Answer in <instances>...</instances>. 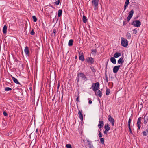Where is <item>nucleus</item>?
I'll return each mask as SVG.
<instances>
[{
    "mask_svg": "<svg viewBox=\"0 0 148 148\" xmlns=\"http://www.w3.org/2000/svg\"><path fill=\"white\" fill-rule=\"evenodd\" d=\"M92 53L93 54H96L97 50L96 49H92L91 50Z\"/></svg>",
    "mask_w": 148,
    "mask_h": 148,
    "instance_id": "f704fd0d",
    "label": "nucleus"
},
{
    "mask_svg": "<svg viewBox=\"0 0 148 148\" xmlns=\"http://www.w3.org/2000/svg\"><path fill=\"white\" fill-rule=\"evenodd\" d=\"M79 59L82 61H84L85 60V58H84L83 53L82 52L81 53V52H80L79 53Z\"/></svg>",
    "mask_w": 148,
    "mask_h": 148,
    "instance_id": "9d476101",
    "label": "nucleus"
},
{
    "mask_svg": "<svg viewBox=\"0 0 148 148\" xmlns=\"http://www.w3.org/2000/svg\"><path fill=\"white\" fill-rule=\"evenodd\" d=\"M73 39H71L69 40L68 42V45L69 46H72L73 45Z\"/></svg>",
    "mask_w": 148,
    "mask_h": 148,
    "instance_id": "393cba45",
    "label": "nucleus"
},
{
    "mask_svg": "<svg viewBox=\"0 0 148 148\" xmlns=\"http://www.w3.org/2000/svg\"><path fill=\"white\" fill-rule=\"evenodd\" d=\"M78 114L79 115V117L81 121L83 120V116L82 114V111L79 110L78 113Z\"/></svg>",
    "mask_w": 148,
    "mask_h": 148,
    "instance_id": "2eb2a0df",
    "label": "nucleus"
},
{
    "mask_svg": "<svg viewBox=\"0 0 148 148\" xmlns=\"http://www.w3.org/2000/svg\"><path fill=\"white\" fill-rule=\"evenodd\" d=\"M38 132V129H36V132L37 133Z\"/></svg>",
    "mask_w": 148,
    "mask_h": 148,
    "instance_id": "864d4df0",
    "label": "nucleus"
},
{
    "mask_svg": "<svg viewBox=\"0 0 148 148\" xmlns=\"http://www.w3.org/2000/svg\"><path fill=\"white\" fill-rule=\"evenodd\" d=\"M126 36L127 39H130L131 38V35L129 32H127L126 34Z\"/></svg>",
    "mask_w": 148,
    "mask_h": 148,
    "instance_id": "bb28decb",
    "label": "nucleus"
},
{
    "mask_svg": "<svg viewBox=\"0 0 148 148\" xmlns=\"http://www.w3.org/2000/svg\"><path fill=\"white\" fill-rule=\"evenodd\" d=\"M121 55V53L120 52H116L114 55V57L115 58H117L119 57Z\"/></svg>",
    "mask_w": 148,
    "mask_h": 148,
    "instance_id": "aec40b11",
    "label": "nucleus"
},
{
    "mask_svg": "<svg viewBox=\"0 0 148 148\" xmlns=\"http://www.w3.org/2000/svg\"><path fill=\"white\" fill-rule=\"evenodd\" d=\"M104 129L106 131H109L110 130V127L108 124H105L104 126Z\"/></svg>",
    "mask_w": 148,
    "mask_h": 148,
    "instance_id": "b1692460",
    "label": "nucleus"
},
{
    "mask_svg": "<svg viewBox=\"0 0 148 148\" xmlns=\"http://www.w3.org/2000/svg\"><path fill=\"white\" fill-rule=\"evenodd\" d=\"M62 99H63V95H62Z\"/></svg>",
    "mask_w": 148,
    "mask_h": 148,
    "instance_id": "6e6d98bb",
    "label": "nucleus"
},
{
    "mask_svg": "<svg viewBox=\"0 0 148 148\" xmlns=\"http://www.w3.org/2000/svg\"><path fill=\"white\" fill-rule=\"evenodd\" d=\"M11 76L12 80L15 83L21 85L20 83L18 82V80L16 78L12 76V75H11Z\"/></svg>",
    "mask_w": 148,
    "mask_h": 148,
    "instance_id": "6ab92c4d",
    "label": "nucleus"
},
{
    "mask_svg": "<svg viewBox=\"0 0 148 148\" xmlns=\"http://www.w3.org/2000/svg\"><path fill=\"white\" fill-rule=\"evenodd\" d=\"M131 120L130 119H129L128 121V127H130V124L131 123Z\"/></svg>",
    "mask_w": 148,
    "mask_h": 148,
    "instance_id": "e433bc0d",
    "label": "nucleus"
},
{
    "mask_svg": "<svg viewBox=\"0 0 148 148\" xmlns=\"http://www.w3.org/2000/svg\"><path fill=\"white\" fill-rule=\"evenodd\" d=\"M33 21L34 22H36L37 21V19L35 16H33L32 17Z\"/></svg>",
    "mask_w": 148,
    "mask_h": 148,
    "instance_id": "2f4dec72",
    "label": "nucleus"
},
{
    "mask_svg": "<svg viewBox=\"0 0 148 148\" xmlns=\"http://www.w3.org/2000/svg\"><path fill=\"white\" fill-rule=\"evenodd\" d=\"M90 68L93 72L95 73L96 72L95 69L93 67L91 66Z\"/></svg>",
    "mask_w": 148,
    "mask_h": 148,
    "instance_id": "473e14b6",
    "label": "nucleus"
},
{
    "mask_svg": "<svg viewBox=\"0 0 148 148\" xmlns=\"http://www.w3.org/2000/svg\"><path fill=\"white\" fill-rule=\"evenodd\" d=\"M91 88L93 91H96L99 88V83L98 82L93 83Z\"/></svg>",
    "mask_w": 148,
    "mask_h": 148,
    "instance_id": "f03ea898",
    "label": "nucleus"
},
{
    "mask_svg": "<svg viewBox=\"0 0 148 148\" xmlns=\"http://www.w3.org/2000/svg\"><path fill=\"white\" fill-rule=\"evenodd\" d=\"M86 140L88 143L89 147V148H94V146L92 144V142L89 141V139L86 138Z\"/></svg>",
    "mask_w": 148,
    "mask_h": 148,
    "instance_id": "4468645a",
    "label": "nucleus"
},
{
    "mask_svg": "<svg viewBox=\"0 0 148 148\" xmlns=\"http://www.w3.org/2000/svg\"><path fill=\"white\" fill-rule=\"evenodd\" d=\"M133 31H134V34H137V30L136 29H134L133 30Z\"/></svg>",
    "mask_w": 148,
    "mask_h": 148,
    "instance_id": "a18cd8bd",
    "label": "nucleus"
},
{
    "mask_svg": "<svg viewBox=\"0 0 148 148\" xmlns=\"http://www.w3.org/2000/svg\"><path fill=\"white\" fill-rule=\"evenodd\" d=\"M99 133L98 135H99V137H100V138L102 137L103 135H102V134L101 133V132L100 131H99Z\"/></svg>",
    "mask_w": 148,
    "mask_h": 148,
    "instance_id": "58836bf2",
    "label": "nucleus"
},
{
    "mask_svg": "<svg viewBox=\"0 0 148 148\" xmlns=\"http://www.w3.org/2000/svg\"><path fill=\"white\" fill-rule=\"evenodd\" d=\"M52 36H53V33L52 34Z\"/></svg>",
    "mask_w": 148,
    "mask_h": 148,
    "instance_id": "680f3d73",
    "label": "nucleus"
},
{
    "mask_svg": "<svg viewBox=\"0 0 148 148\" xmlns=\"http://www.w3.org/2000/svg\"><path fill=\"white\" fill-rule=\"evenodd\" d=\"M127 24L126 23L125 21H123V25H125Z\"/></svg>",
    "mask_w": 148,
    "mask_h": 148,
    "instance_id": "603ef678",
    "label": "nucleus"
},
{
    "mask_svg": "<svg viewBox=\"0 0 148 148\" xmlns=\"http://www.w3.org/2000/svg\"><path fill=\"white\" fill-rule=\"evenodd\" d=\"M129 1L130 0H126L125 3H129Z\"/></svg>",
    "mask_w": 148,
    "mask_h": 148,
    "instance_id": "8fccbe9b",
    "label": "nucleus"
},
{
    "mask_svg": "<svg viewBox=\"0 0 148 148\" xmlns=\"http://www.w3.org/2000/svg\"><path fill=\"white\" fill-rule=\"evenodd\" d=\"M142 119V118L141 117H139L138 119L137 125L138 130H140V127L141 126V124L142 123L141 121Z\"/></svg>",
    "mask_w": 148,
    "mask_h": 148,
    "instance_id": "6e6552de",
    "label": "nucleus"
},
{
    "mask_svg": "<svg viewBox=\"0 0 148 148\" xmlns=\"http://www.w3.org/2000/svg\"><path fill=\"white\" fill-rule=\"evenodd\" d=\"M120 67V65L116 66L114 67L113 69V72L114 73H117L119 68Z\"/></svg>",
    "mask_w": 148,
    "mask_h": 148,
    "instance_id": "f8f14e48",
    "label": "nucleus"
},
{
    "mask_svg": "<svg viewBox=\"0 0 148 148\" xmlns=\"http://www.w3.org/2000/svg\"><path fill=\"white\" fill-rule=\"evenodd\" d=\"M121 45L122 46L126 47L128 45V41L126 39L123 37L121 38Z\"/></svg>",
    "mask_w": 148,
    "mask_h": 148,
    "instance_id": "20e7f679",
    "label": "nucleus"
},
{
    "mask_svg": "<svg viewBox=\"0 0 148 148\" xmlns=\"http://www.w3.org/2000/svg\"><path fill=\"white\" fill-rule=\"evenodd\" d=\"M99 0H92V4L94 7V10H96L98 8V4Z\"/></svg>",
    "mask_w": 148,
    "mask_h": 148,
    "instance_id": "7ed1b4c3",
    "label": "nucleus"
},
{
    "mask_svg": "<svg viewBox=\"0 0 148 148\" xmlns=\"http://www.w3.org/2000/svg\"><path fill=\"white\" fill-rule=\"evenodd\" d=\"M56 29L55 28L53 29V33L54 34H56Z\"/></svg>",
    "mask_w": 148,
    "mask_h": 148,
    "instance_id": "c03bdc74",
    "label": "nucleus"
},
{
    "mask_svg": "<svg viewBox=\"0 0 148 148\" xmlns=\"http://www.w3.org/2000/svg\"><path fill=\"white\" fill-rule=\"evenodd\" d=\"M108 131H106V130H105V131L104 132V134H106V135Z\"/></svg>",
    "mask_w": 148,
    "mask_h": 148,
    "instance_id": "de8ad7c7",
    "label": "nucleus"
},
{
    "mask_svg": "<svg viewBox=\"0 0 148 148\" xmlns=\"http://www.w3.org/2000/svg\"><path fill=\"white\" fill-rule=\"evenodd\" d=\"M3 114L5 116H8V114L5 111H4L3 112Z\"/></svg>",
    "mask_w": 148,
    "mask_h": 148,
    "instance_id": "a19ab883",
    "label": "nucleus"
},
{
    "mask_svg": "<svg viewBox=\"0 0 148 148\" xmlns=\"http://www.w3.org/2000/svg\"><path fill=\"white\" fill-rule=\"evenodd\" d=\"M85 62L89 64H93L94 63V59L91 57H87L86 58Z\"/></svg>",
    "mask_w": 148,
    "mask_h": 148,
    "instance_id": "39448f33",
    "label": "nucleus"
},
{
    "mask_svg": "<svg viewBox=\"0 0 148 148\" xmlns=\"http://www.w3.org/2000/svg\"><path fill=\"white\" fill-rule=\"evenodd\" d=\"M66 147L67 148H72L71 145L70 144H67Z\"/></svg>",
    "mask_w": 148,
    "mask_h": 148,
    "instance_id": "c9c22d12",
    "label": "nucleus"
},
{
    "mask_svg": "<svg viewBox=\"0 0 148 148\" xmlns=\"http://www.w3.org/2000/svg\"><path fill=\"white\" fill-rule=\"evenodd\" d=\"M95 93L96 95H97L99 97H101L102 96V92L100 90H98L97 92L95 91Z\"/></svg>",
    "mask_w": 148,
    "mask_h": 148,
    "instance_id": "dca6fc26",
    "label": "nucleus"
},
{
    "mask_svg": "<svg viewBox=\"0 0 148 148\" xmlns=\"http://www.w3.org/2000/svg\"><path fill=\"white\" fill-rule=\"evenodd\" d=\"M53 36H55V34H54V35H53Z\"/></svg>",
    "mask_w": 148,
    "mask_h": 148,
    "instance_id": "bf43d9fd",
    "label": "nucleus"
},
{
    "mask_svg": "<svg viewBox=\"0 0 148 148\" xmlns=\"http://www.w3.org/2000/svg\"><path fill=\"white\" fill-rule=\"evenodd\" d=\"M62 12V9H59L58 12V17H60L61 16Z\"/></svg>",
    "mask_w": 148,
    "mask_h": 148,
    "instance_id": "412c9836",
    "label": "nucleus"
},
{
    "mask_svg": "<svg viewBox=\"0 0 148 148\" xmlns=\"http://www.w3.org/2000/svg\"><path fill=\"white\" fill-rule=\"evenodd\" d=\"M60 2V0H58L56 1L55 2V3L57 5H58L59 4Z\"/></svg>",
    "mask_w": 148,
    "mask_h": 148,
    "instance_id": "ea45409f",
    "label": "nucleus"
},
{
    "mask_svg": "<svg viewBox=\"0 0 148 148\" xmlns=\"http://www.w3.org/2000/svg\"><path fill=\"white\" fill-rule=\"evenodd\" d=\"M101 143L103 144L104 143V139L103 138H101L100 139Z\"/></svg>",
    "mask_w": 148,
    "mask_h": 148,
    "instance_id": "72a5a7b5",
    "label": "nucleus"
},
{
    "mask_svg": "<svg viewBox=\"0 0 148 148\" xmlns=\"http://www.w3.org/2000/svg\"><path fill=\"white\" fill-rule=\"evenodd\" d=\"M124 56H123L120 58L118 60V64H122L124 62V60H123Z\"/></svg>",
    "mask_w": 148,
    "mask_h": 148,
    "instance_id": "a211bd4d",
    "label": "nucleus"
},
{
    "mask_svg": "<svg viewBox=\"0 0 148 148\" xmlns=\"http://www.w3.org/2000/svg\"><path fill=\"white\" fill-rule=\"evenodd\" d=\"M108 121L111 123L112 126H114V120L112 117H111L110 115H109L108 119Z\"/></svg>",
    "mask_w": 148,
    "mask_h": 148,
    "instance_id": "9b49d317",
    "label": "nucleus"
},
{
    "mask_svg": "<svg viewBox=\"0 0 148 148\" xmlns=\"http://www.w3.org/2000/svg\"><path fill=\"white\" fill-rule=\"evenodd\" d=\"M134 13V11L133 10H131V11L129 12L128 16L127 18V21L128 22L130 20L131 18L133 16Z\"/></svg>",
    "mask_w": 148,
    "mask_h": 148,
    "instance_id": "0eeeda50",
    "label": "nucleus"
},
{
    "mask_svg": "<svg viewBox=\"0 0 148 148\" xmlns=\"http://www.w3.org/2000/svg\"><path fill=\"white\" fill-rule=\"evenodd\" d=\"M82 142H84V140H82Z\"/></svg>",
    "mask_w": 148,
    "mask_h": 148,
    "instance_id": "13d9d810",
    "label": "nucleus"
},
{
    "mask_svg": "<svg viewBox=\"0 0 148 148\" xmlns=\"http://www.w3.org/2000/svg\"><path fill=\"white\" fill-rule=\"evenodd\" d=\"M12 90V89L10 87H6L5 88V91H9L10 90Z\"/></svg>",
    "mask_w": 148,
    "mask_h": 148,
    "instance_id": "7c9ffc66",
    "label": "nucleus"
},
{
    "mask_svg": "<svg viewBox=\"0 0 148 148\" xmlns=\"http://www.w3.org/2000/svg\"><path fill=\"white\" fill-rule=\"evenodd\" d=\"M11 116H12V115L11 116H10V119H11Z\"/></svg>",
    "mask_w": 148,
    "mask_h": 148,
    "instance_id": "4d7b16f0",
    "label": "nucleus"
},
{
    "mask_svg": "<svg viewBox=\"0 0 148 148\" xmlns=\"http://www.w3.org/2000/svg\"><path fill=\"white\" fill-rule=\"evenodd\" d=\"M110 61L113 64H116V60L114 57H111L110 58Z\"/></svg>",
    "mask_w": 148,
    "mask_h": 148,
    "instance_id": "4be33fe9",
    "label": "nucleus"
},
{
    "mask_svg": "<svg viewBox=\"0 0 148 148\" xmlns=\"http://www.w3.org/2000/svg\"><path fill=\"white\" fill-rule=\"evenodd\" d=\"M77 56H75V59H77Z\"/></svg>",
    "mask_w": 148,
    "mask_h": 148,
    "instance_id": "5fc2aeb1",
    "label": "nucleus"
},
{
    "mask_svg": "<svg viewBox=\"0 0 148 148\" xmlns=\"http://www.w3.org/2000/svg\"><path fill=\"white\" fill-rule=\"evenodd\" d=\"M58 89H57V92H58Z\"/></svg>",
    "mask_w": 148,
    "mask_h": 148,
    "instance_id": "052dcab7",
    "label": "nucleus"
},
{
    "mask_svg": "<svg viewBox=\"0 0 148 148\" xmlns=\"http://www.w3.org/2000/svg\"><path fill=\"white\" fill-rule=\"evenodd\" d=\"M59 87H60V84L59 83H58V86H57V89H58V90L59 89Z\"/></svg>",
    "mask_w": 148,
    "mask_h": 148,
    "instance_id": "3c124183",
    "label": "nucleus"
},
{
    "mask_svg": "<svg viewBox=\"0 0 148 148\" xmlns=\"http://www.w3.org/2000/svg\"><path fill=\"white\" fill-rule=\"evenodd\" d=\"M87 17L83 15V21L85 23H86L87 21Z\"/></svg>",
    "mask_w": 148,
    "mask_h": 148,
    "instance_id": "a878e982",
    "label": "nucleus"
},
{
    "mask_svg": "<svg viewBox=\"0 0 148 148\" xmlns=\"http://www.w3.org/2000/svg\"><path fill=\"white\" fill-rule=\"evenodd\" d=\"M101 120V119H100L99 121V124L98 125L99 128L100 129L103 127L104 125L103 121L102 120Z\"/></svg>",
    "mask_w": 148,
    "mask_h": 148,
    "instance_id": "1a4fd4ad",
    "label": "nucleus"
},
{
    "mask_svg": "<svg viewBox=\"0 0 148 148\" xmlns=\"http://www.w3.org/2000/svg\"><path fill=\"white\" fill-rule=\"evenodd\" d=\"M79 94H78V96H77V98L76 99V101H77V102H79L80 101L79 100Z\"/></svg>",
    "mask_w": 148,
    "mask_h": 148,
    "instance_id": "79ce46f5",
    "label": "nucleus"
},
{
    "mask_svg": "<svg viewBox=\"0 0 148 148\" xmlns=\"http://www.w3.org/2000/svg\"><path fill=\"white\" fill-rule=\"evenodd\" d=\"M25 53L27 56H29V50L28 47L27 46L25 47L24 49Z\"/></svg>",
    "mask_w": 148,
    "mask_h": 148,
    "instance_id": "f3484780",
    "label": "nucleus"
},
{
    "mask_svg": "<svg viewBox=\"0 0 148 148\" xmlns=\"http://www.w3.org/2000/svg\"><path fill=\"white\" fill-rule=\"evenodd\" d=\"M92 101L91 100H90L89 101H88V103L89 104H92Z\"/></svg>",
    "mask_w": 148,
    "mask_h": 148,
    "instance_id": "09e8293b",
    "label": "nucleus"
},
{
    "mask_svg": "<svg viewBox=\"0 0 148 148\" xmlns=\"http://www.w3.org/2000/svg\"><path fill=\"white\" fill-rule=\"evenodd\" d=\"M105 78H106V81H107V82H108V77L106 73H105Z\"/></svg>",
    "mask_w": 148,
    "mask_h": 148,
    "instance_id": "37998d69",
    "label": "nucleus"
},
{
    "mask_svg": "<svg viewBox=\"0 0 148 148\" xmlns=\"http://www.w3.org/2000/svg\"><path fill=\"white\" fill-rule=\"evenodd\" d=\"M77 82H79L80 79L84 81H86L88 80L84 74L82 72H78L77 73Z\"/></svg>",
    "mask_w": 148,
    "mask_h": 148,
    "instance_id": "f257e3e1",
    "label": "nucleus"
},
{
    "mask_svg": "<svg viewBox=\"0 0 148 148\" xmlns=\"http://www.w3.org/2000/svg\"><path fill=\"white\" fill-rule=\"evenodd\" d=\"M30 34L32 35H34L35 34V33L33 29H32L30 32Z\"/></svg>",
    "mask_w": 148,
    "mask_h": 148,
    "instance_id": "4c0bfd02",
    "label": "nucleus"
},
{
    "mask_svg": "<svg viewBox=\"0 0 148 148\" xmlns=\"http://www.w3.org/2000/svg\"><path fill=\"white\" fill-rule=\"evenodd\" d=\"M147 132H148V129H146V130L143 132V136H146L147 135Z\"/></svg>",
    "mask_w": 148,
    "mask_h": 148,
    "instance_id": "cd10ccee",
    "label": "nucleus"
},
{
    "mask_svg": "<svg viewBox=\"0 0 148 148\" xmlns=\"http://www.w3.org/2000/svg\"><path fill=\"white\" fill-rule=\"evenodd\" d=\"M128 128H129V129L130 132V133L131 134H132V130H131V127H128Z\"/></svg>",
    "mask_w": 148,
    "mask_h": 148,
    "instance_id": "49530a36",
    "label": "nucleus"
},
{
    "mask_svg": "<svg viewBox=\"0 0 148 148\" xmlns=\"http://www.w3.org/2000/svg\"><path fill=\"white\" fill-rule=\"evenodd\" d=\"M110 92V90L108 89H107L106 92V95H108Z\"/></svg>",
    "mask_w": 148,
    "mask_h": 148,
    "instance_id": "c85d7f7f",
    "label": "nucleus"
},
{
    "mask_svg": "<svg viewBox=\"0 0 148 148\" xmlns=\"http://www.w3.org/2000/svg\"><path fill=\"white\" fill-rule=\"evenodd\" d=\"M131 25L135 27H139L141 25V23L139 20H136L133 21Z\"/></svg>",
    "mask_w": 148,
    "mask_h": 148,
    "instance_id": "423d86ee",
    "label": "nucleus"
},
{
    "mask_svg": "<svg viewBox=\"0 0 148 148\" xmlns=\"http://www.w3.org/2000/svg\"><path fill=\"white\" fill-rule=\"evenodd\" d=\"M7 27L6 25H4L3 28V32L4 34H6L7 33Z\"/></svg>",
    "mask_w": 148,
    "mask_h": 148,
    "instance_id": "5701e85b",
    "label": "nucleus"
},
{
    "mask_svg": "<svg viewBox=\"0 0 148 148\" xmlns=\"http://www.w3.org/2000/svg\"><path fill=\"white\" fill-rule=\"evenodd\" d=\"M147 112L146 114L144 116L143 119L144 120V123L143 122V123L145 125H146L148 122V115L147 114Z\"/></svg>",
    "mask_w": 148,
    "mask_h": 148,
    "instance_id": "ddd939ff",
    "label": "nucleus"
},
{
    "mask_svg": "<svg viewBox=\"0 0 148 148\" xmlns=\"http://www.w3.org/2000/svg\"><path fill=\"white\" fill-rule=\"evenodd\" d=\"M129 4V3H125V5H124V11H125V10H126L127 7H128Z\"/></svg>",
    "mask_w": 148,
    "mask_h": 148,
    "instance_id": "c756f323",
    "label": "nucleus"
}]
</instances>
